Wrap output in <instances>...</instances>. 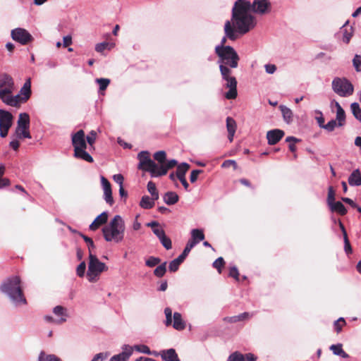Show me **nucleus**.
Here are the masks:
<instances>
[{"label":"nucleus","mask_w":361,"mask_h":361,"mask_svg":"<svg viewBox=\"0 0 361 361\" xmlns=\"http://www.w3.org/2000/svg\"><path fill=\"white\" fill-rule=\"evenodd\" d=\"M215 53L219 57L217 63L222 79L226 81L225 86L229 89L225 97L228 99H234L238 96L237 80L235 77L231 76V68H236L238 66L240 57L231 46L224 48L215 47Z\"/></svg>","instance_id":"obj_1"},{"label":"nucleus","mask_w":361,"mask_h":361,"mask_svg":"<svg viewBox=\"0 0 361 361\" xmlns=\"http://www.w3.org/2000/svg\"><path fill=\"white\" fill-rule=\"evenodd\" d=\"M247 0H237L232 8V20L238 33L245 35L256 25L255 17L250 13Z\"/></svg>","instance_id":"obj_2"},{"label":"nucleus","mask_w":361,"mask_h":361,"mask_svg":"<svg viewBox=\"0 0 361 361\" xmlns=\"http://www.w3.org/2000/svg\"><path fill=\"white\" fill-rule=\"evenodd\" d=\"M0 290L7 295L15 305L27 303L21 288L20 278L18 276L6 279L0 286Z\"/></svg>","instance_id":"obj_3"},{"label":"nucleus","mask_w":361,"mask_h":361,"mask_svg":"<svg viewBox=\"0 0 361 361\" xmlns=\"http://www.w3.org/2000/svg\"><path fill=\"white\" fill-rule=\"evenodd\" d=\"M125 222L120 215H116L108 226L103 227L104 238L107 242L120 243L123 240L125 232Z\"/></svg>","instance_id":"obj_4"},{"label":"nucleus","mask_w":361,"mask_h":361,"mask_svg":"<svg viewBox=\"0 0 361 361\" xmlns=\"http://www.w3.org/2000/svg\"><path fill=\"white\" fill-rule=\"evenodd\" d=\"M137 159H139L138 169L149 172L152 178L158 177L159 165L151 159L148 151H141L137 154Z\"/></svg>","instance_id":"obj_5"},{"label":"nucleus","mask_w":361,"mask_h":361,"mask_svg":"<svg viewBox=\"0 0 361 361\" xmlns=\"http://www.w3.org/2000/svg\"><path fill=\"white\" fill-rule=\"evenodd\" d=\"M331 85L334 92L340 97H347L353 94V85L345 78L336 77L334 78Z\"/></svg>","instance_id":"obj_6"},{"label":"nucleus","mask_w":361,"mask_h":361,"mask_svg":"<svg viewBox=\"0 0 361 361\" xmlns=\"http://www.w3.org/2000/svg\"><path fill=\"white\" fill-rule=\"evenodd\" d=\"M89 265L87 270L88 280L90 282L95 281V278L106 269V264L100 262L98 258L90 252L89 254Z\"/></svg>","instance_id":"obj_7"},{"label":"nucleus","mask_w":361,"mask_h":361,"mask_svg":"<svg viewBox=\"0 0 361 361\" xmlns=\"http://www.w3.org/2000/svg\"><path fill=\"white\" fill-rule=\"evenodd\" d=\"M11 38L22 45H26L33 41L32 35L25 29L17 27L11 30Z\"/></svg>","instance_id":"obj_8"},{"label":"nucleus","mask_w":361,"mask_h":361,"mask_svg":"<svg viewBox=\"0 0 361 361\" xmlns=\"http://www.w3.org/2000/svg\"><path fill=\"white\" fill-rule=\"evenodd\" d=\"M249 10L255 13L264 15L271 11V4L269 0H254L252 3L248 1Z\"/></svg>","instance_id":"obj_9"},{"label":"nucleus","mask_w":361,"mask_h":361,"mask_svg":"<svg viewBox=\"0 0 361 361\" xmlns=\"http://www.w3.org/2000/svg\"><path fill=\"white\" fill-rule=\"evenodd\" d=\"M15 85L12 77L7 74L4 73L0 75V89H1V94H12L14 90Z\"/></svg>","instance_id":"obj_10"},{"label":"nucleus","mask_w":361,"mask_h":361,"mask_svg":"<svg viewBox=\"0 0 361 361\" xmlns=\"http://www.w3.org/2000/svg\"><path fill=\"white\" fill-rule=\"evenodd\" d=\"M72 145L74 147V152L77 151V149L87 148L85 133L82 130H78L72 135Z\"/></svg>","instance_id":"obj_11"},{"label":"nucleus","mask_w":361,"mask_h":361,"mask_svg":"<svg viewBox=\"0 0 361 361\" xmlns=\"http://www.w3.org/2000/svg\"><path fill=\"white\" fill-rule=\"evenodd\" d=\"M285 133L281 129H273L267 133V142L269 145L277 144L284 136Z\"/></svg>","instance_id":"obj_12"},{"label":"nucleus","mask_w":361,"mask_h":361,"mask_svg":"<svg viewBox=\"0 0 361 361\" xmlns=\"http://www.w3.org/2000/svg\"><path fill=\"white\" fill-rule=\"evenodd\" d=\"M133 348L132 346L123 345L122 346V352L111 357L109 361H127L133 354Z\"/></svg>","instance_id":"obj_13"},{"label":"nucleus","mask_w":361,"mask_h":361,"mask_svg":"<svg viewBox=\"0 0 361 361\" xmlns=\"http://www.w3.org/2000/svg\"><path fill=\"white\" fill-rule=\"evenodd\" d=\"M53 313L56 316L60 317V318L56 321V324H61L66 322L68 317L67 309L61 305L54 307L53 308Z\"/></svg>","instance_id":"obj_14"},{"label":"nucleus","mask_w":361,"mask_h":361,"mask_svg":"<svg viewBox=\"0 0 361 361\" xmlns=\"http://www.w3.org/2000/svg\"><path fill=\"white\" fill-rule=\"evenodd\" d=\"M108 220V212H103L98 215L90 225L89 228L91 231H96L100 226L106 224Z\"/></svg>","instance_id":"obj_15"},{"label":"nucleus","mask_w":361,"mask_h":361,"mask_svg":"<svg viewBox=\"0 0 361 361\" xmlns=\"http://www.w3.org/2000/svg\"><path fill=\"white\" fill-rule=\"evenodd\" d=\"M18 126L16 128V134L19 133L20 129H29L30 116L27 113H20L18 120Z\"/></svg>","instance_id":"obj_16"},{"label":"nucleus","mask_w":361,"mask_h":361,"mask_svg":"<svg viewBox=\"0 0 361 361\" xmlns=\"http://www.w3.org/2000/svg\"><path fill=\"white\" fill-rule=\"evenodd\" d=\"M349 23V20H347L344 25L341 27L340 32L343 36V42L345 44H348L353 35V27L352 26H348Z\"/></svg>","instance_id":"obj_17"},{"label":"nucleus","mask_w":361,"mask_h":361,"mask_svg":"<svg viewBox=\"0 0 361 361\" xmlns=\"http://www.w3.org/2000/svg\"><path fill=\"white\" fill-rule=\"evenodd\" d=\"M13 118V117L11 112L0 109V127L11 126Z\"/></svg>","instance_id":"obj_18"},{"label":"nucleus","mask_w":361,"mask_h":361,"mask_svg":"<svg viewBox=\"0 0 361 361\" xmlns=\"http://www.w3.org/2000/svg\"><path fill=\"white\" fill-rule=\"evenodd\" d=\"M253 316V313H250L247 312H245L238 315L232 316V317H226L224 318V321L228 323H236L238 322H242L246 319L251 318Z\"/></svg>","instance_id":"obj_19"},{"label":"nucleus","mask_w":361,"mask_h":361,"mask_svg":"<svg viewBox=\"0 0 361 361\" xmlns=\"http://www.w3.org/2000/svg\"><path fill=\"white\" fill-rule=\"evenodd\" d=\"M172 326L178 331H182L185 328L186 324L183 321L180 313L177 312L173 313Z\"/></svg>","instance_id":"obj_20"},{"label":"nucleus","mask_w":361,"mask_h":361,"mask_svg":"<svg viewBox=\"0 0 361 361\" xmlns=\"http://www.w3.org/2000/svg\"><path fill=\"white\" fill-rule=\"evenodd\" d=\"M348 182L353 187L361 185V172L359 169L353 171L348 177Z\"/></svg>","instance_id":"obj_21"},{"label":"nucleus","mask_w":361,"mask_h":361,"mask_svg":"<svg viewBox=\"0 0 361 361\" xmlns=\"http://www.w3.org/2000/svg\"><path fill=\"white\" fill-rule=\"evenodd\" d=\"M191 239L188 241L190 243H193V245L195 246L200 241L204 239V234L202 229L194 228L191 231Z\"/></svg>","instance_id":"obj_22"},{"label":"nucleus","mask_w":361,"mask_h":361,"mask_svg":"<svg viewBox=\"0 0 361 361\" xmlns=\"http://www.w3.org/2000/svg\"><path fill=\"white\" fill-rule=\"evenodd\" d=\"M177 164L178 161L176 159H171L168 161L167 163H164V164L159 166L157 172L158 177L166 175L168 170L174 167Z\"/></svg>","instance_id":"obj_23"},{"label":"nucleus","mask_w":361,"mask_h":361,"mask_svg":"<svg viewBox=\"0 0 361 361\" xmlns=\"http://www.w3.org/2000/svg\"><path fill=\"white\" fill-rule=\"evenodd\" d=\"M224 32H225V35L226 37H228V38L232 41L235 40L238 37L237 34H236V32H238L236 30V28L235 29L234 27H233V26L231 25V23L229 20H227L225 23Z\"/></svg>","instance_id":"obj_24"},{"label":"nucleus","mask_w":361,"mask_h":361,"mask_svg":"<svg viewBox=\"0 0 361 361\" xmlns=\"http://www.w3.org/2000/svg\"><path fill=\"white\" fill-rule=\"evenodd\" d=\"M20 93L23 95L21 100L27 101L31 95V81L30 78H28L21 87Z\"/></svg>","instance_id":"obj_25"},{"label":"nucleus","mask_w":361,"mask_h":361,"mask_svg":"<svg viewBox=\"0 0 361 361\" xmlns=\"http://www.w3.org/2000/svg\"><path fill=\"white\" fill-rule=\"evenodd\" d=\"M163 200L166 204L173 205L178 202L179 197L175 192L169 191L164 194Z\"/></svg>","instance_id":"obj_26"},{"label":"nucleus","mask_w":361,"mask_h":361,"mask_svg":"<svg viewBox=\"0 0 361 361\" xmlns=\"http://www.w3.org/2000/svg\"><path fill=\"white\" fill-rule=\"evenodd\" d=\"M329 349L335 355L340 356L343 358L349 357V355L343 350L341 343L333 344L329 347Z\"/></svg>","instance_id":"obj_27"},{"label":"nucleus","mask_w":361,"mask_h":361,"mask_svg":"<svg viewBox=\"0 0 361 361\" xmlns=\"http://www.w3.org/2000/svg\"><path fill=\"white\" fill-rule=\"evenodd\" d=\"M161 357L165 361H180L176 350L173 348L163 351Z\"/></svg>","instance_id":"obj_28"},{"label":"nucleus","mask_w":361,"mask_h":361,"mask_svg":"<svg viewBox=\"0 0 361 361\" xmlns=\"http://www.w3.org/2000/svg\"><path fill=\"white\" fill-rule=\"evenodd\" d=\"M74 156L76 158L82 159L89 163H92L94 161L93 158L87 152L85 151V149H77V151L74 152Z\"/></svg>","instance_id":"obj_29"},{"label":"nucleus","mask_w":361,"mask_h":361,"mask_svg":"<svg viewBox=\"0 0 361 361\" xmlns=\"http://www.w3.org/2000/svg\"><path fill=\"white\" fill-rule=\"evenodd\" d=\"M279 109L281 111L285 122L287 123H290L293 121V112L291 109L284 105H280Z\"/></svg>","instance_id":"obj_30"},{"label":"nucleus","mask_w":361,"mask_h":361,"mask_svg":"<svg viewBox=\"0 0 361 361\" xmlns=\"http://www.w3.org/2000/svg\"><path fill=\"white\" fill-rule=\"evenodd\" d=\"M329 207L331 212H338L342 216L346 214L347 213V209L341 202H335Z\"/></svg>","instance_id":"obj_31"},{"label":"nucleus","mask_w":361,"mask_h":361,"mask_svg":"<svg viewBox=\"0 0 361 361\" xmlns=\"http://www.w3.org/2000/svg\"><path fill=\"white\" fill-rule=\"evenodd\" d=\"M37 361H61V360L54 354H46L44 351H41Z\"/></svg>","instance_id":"obj_32"},{"label":"nucleus","mask_w":361,"mask_h":361,"mask_svg":"<svg viewBox=\"0 0 361 361\" xmlns=\"http://www.w3.org/2000/svg\"><path fill=\"white\" fill-rule=\"evenodd\" d=\"M140 206L143 209H149L154 206V202L149 196L145 195L140 200Z\"/></svg>","instance_id":"obj_33"},{"label":"nucleus","mask_w":361,"mask_h":361,"mask_svg":"<svg viewBox=\"0 0 361 361\" xmlns=\"http://www.w3.org/2000/svg\"><path fill=\"white\" fill-rule=\"evenodd\" d=\"M1 100L6 105L16 106V100L13 99L11 94H1L0 92Z\"/></svg>","instance_id":"obj_34"},{"label":"nucleus","mask_w":361,"mask_h":361,"mask_svg":"<svg viewBox=\"0 0 361 361\" xmlns=\"http://www.w3.org/2000/svg\"><path fill=\"white\" fill-rule=\"evenodd\" d=\"M190 169V164L183 162L177 166L176 176L177 178L185 176V173Z\"/></svg>","instance_id":"obj_35"},{"label":"nucleus","mask_w":361,"mask_h":361,"mask_svg":"<svg viewBox=\"0 0 361 361\" xmlns=\"http://www.w3.org/2000/svg\"><path fill=\"white\" fill-rule=\"evenodd\" d=\"M350 109L354 117L361 123V108L359 104L357 102L352 103Z\"/></svg>","instance_id":"obj_36"},{"label":"nucleus","mask_w":361,"mask_h":361,"mask_svg":"<svg viewBox=\"0 0 361 361\" xmlns=\"http://www.w3.org/2000/svg\"><path fill=\"white\" fill-rule=\"evenodd\" d=\"M95 82L99 86V93L102 94V92L104 91L110 84V80L103 78H97L95 79Z\"/></svg>","instance_id":"obj_37"},{"label":"nucleus","mask_w":361,"mask_h":361,"mask_svg":"<svg viewBox=\"0 0 361 361\" xmlns=\"http://www.w3.org/2000/svg\"><path fill=\"white\" fill-rule=\"evenodd\" d=\"M336 121L338 122V127H342L345 123V113L343 109H338L336 111Z\"/></svg>","instance_id":"obj_38"},{"label":"nucleus","mask_w":361,"mask_h":361,"mask_svg":"<svg viewBox=\"0 0 361 361\" xmlns=\"http://www.w3.org/2000/svg\"><path fill=\"white\" fill-rule=\"evenodd\" d=\"M166 262L159 265L154 270V274L159 278L164 276L166 272Z\"/></svg>","instance_id":"obj_39"},{"label":"nucleus","mask_w":361,"mask_h":361,"mask_svg":"<svg viewBox=\"0 0 361 361\" xmlns=\"http://www.w3.org/2000/svg\"><path fill=\"white\" fill-rule=\"evenodd\" d=\"M183 261L180 259L178 257L171 262H170L169 265V269L171 272H176L178 270L179 266Z\"/></svg>","instance_id":"obj_40"},{"label":"nucleus","mask_w":361,"mask_h":361,"mask_svg":"<svg viewBox=\"0 0 361 361\" xmlns=\"http://www.w3.org/2000/svg\"><path fill=\"white\" fill-rule=\"evenodd\" d=\"M154 159L157 161L160 165L164 164L166 159V154L165 151L161 150L155 152L154 154Z\"/></svg>","instance_id":"obj_41"},{"label":"nucleus","mask_w":361,"mask_h":361,"mask_svg":"<svg viewBox=\"0 0 361 361\" xmlns=\"http://www.w3.org/2000/svg\"><path fill=\"white\" fill-rule=\"evenodd\" d=\"M133 350H137L139 353L147 354V355H152V353L151 352L149 348L144 344L140 345H135L133 347H132Z\"/></svg>","instance_id":"obj_42"},{"label":"nucleus","mask_w":361,"mask_h":361,"mask_svg":"<svg viewBox=\"0 0 361 361\" xmlns=\"http://www.w3.org/2000/svg\"><path fill=\"white\" fill-rule=\"evenodd\" d=\"M161 262V259L157 257L150 256L145 261V265L148 267H154Z\"/></svg>","instance_id":"obj_43"},{"label":"nucleus","mask_w":361,"mask_h":361,"mask_svg":"<svg viewBox=\"0 0 361 361\" xmlns=\"http://www.w3.org/2000/svg\"><path fill=\"white\" fill-rule=\"evenodd\" d=\"M227 361H245V356L240 352L235 351L228 356Z\"/></svg>","instance_id":"obj_44"},{"label":"nucleus","mask_w":361,"mask_h":361,"mask_svg":"<svg viewBox=\"0 0 361 361\" xmlns=\"http://www.w3.org/2000/svg\"><path fill=\"white\" fill-rule=\"evenodd\" d=\"M193 243H190L189 241L186 243V245L183 252L178 256L181 260L184 261L186 257L188 255L190 250L194 247Z\"/></svg>","instance_id":"obj_45"},{"label":"nucleus","mask_w":361,"mask_h":361,"mask_svg":"<svg viewBox=\"0 0 361 361\" xmlns=\"http://www.w3.org/2000/svg\"><path fill=\"white\" fill-rule=\"evenodd\" d=\"M346 324L345 320L343 317H340L334 322V326L336 333H340L342 331L343 326Z\"/></svg>","instance_id":"obj_46"},{"label":"nucleus","mask_w":361,"mask_h":361,"mask_svg":"<svg viewBox=\"0 0 361 361\" xmlns=\"http://www.w3.org/2000/svg\"><path fill=\"white\" fill-rule=\"evenodd\" d=\"M226 128L228 132H235L236 123L235 121L231 117L226 118Z\"/></svg>","instance_id":"obj_47"},{"label":"nucleus","mask_w":361,"mask_h":361,"mask_svg":"<svg viewBox=\"0 0 361 361\" xmlns=\"http://www.w3.org/2000/svg\"><path fill=\"white\" fill-rule=\"evenodd\" d=\"M164 314L166 316V326H169L172 324L173 322V316H172V310L170 307H166L164 309Z\"/></svg>","instance_id":"obj_48"},{"label":"nucleus","mask_w":361,"mask_h":361,"mask_svg":"<svg viewBox=\"0 0 361 361\" xmlns=\"http://www.w3.org/2000/svg\"><path fill=\"white\" fill-rule=\"evenodd\" d=\"M79 235L83 238L85 242L87 244V247L89 249V254H90V252H92V249H94L95 247L94 243L92 239L91 238L82 234V233H79Z\"/></svg>","instance_id":"obj_49"},{"label":"nucleus","mask_w":361,"mask_h":361,"mask_svg":"<svg viewBox=\"0 0 361 361\" xmlns=\"http://www.w3.org/2000/svg\"><path fill=\"white\" fill-rule=\"evenodd\" d=\"M353 65L357 72H361V56L355 54L353 59Z\"/></svg>","instance_id":"obj_50"},{"label":"nucleus","mask_w":361,"mask_h":361,"mask_svg":"<svg viewBox=\"0 0 361 361\" xmlns=\"http://www.w3.org/2000/svg\"><path fill=\"white\" fill-rule=\"evenodd\" d=\"M336 126H338V122L334 119H331L326 124H325V126H323V129L328 132H332L334 130Z\"/></svg>","instance_id":"obj_51"},{"label":"nucleus","mask_w":361,"mask_h":361,"mask_svg":"<svg viewBox=\"0 0 361 361\" xmlns=\"http://www.w3.org/2000/svg\"><path fill=\"white\" fill-rule=\"evenodd\" d=\"M224 259L222 257H218L214 262L213 267L217 269L218 272L220 274L221 272V268L224 265Z\"/></svg>","instance_id":"obj_52"},{"label":"nucleus","mask_w":361,"mask_h":361,"mask_svg":"<svg viewBox=\"0 0 361 361\" xmlns=\"http://www.w3.org/2000/svg\"><path fill=\"white\" fill-rule=\"evenodd\" d=\"M335 202V192L333 187L330 186L328 189L327 204L330 206Z\"/></svg>","instance_id":"obj_53"},{"label":"nucleus","mask_w":361,"mask_h":361,"mask_svg":"<svg viewBox=\"0 0 361 361\" xmlns=\"http://www.w3.org/2000/svg\"><path fill=\"white\" fill-rule=\"evenodd\" d=\"M163 247L166 250H170L172 247L171 240L166 235L159 240Z\"/></svg>","instance_id":"obj_54"},{"label":"nucleus","mask_w":361,"mask_h":361,"mask_svg":"<svg viewBox=\"0 0 361 361\" xmlns=\"http://www.w3.org/2000/svg\"><path fill=\"white\" fill-rule=\"evenodd\" d=\"M104 198L107 204L109 205H112L114 203V200L112 197V190H104Z\"/></svg>","instance_id":"obj_55"},{"label":"nucleus","mask_w":361,"mask_h":361,"mask_svg":"<svg viewBox=\"0 0 361 361\" xmlns=\"http://www.w3.org/2000/svg\"><path fill=\"white\" fill-rule=\"evenodd\" d=\"M97 138V133L94 130H91L89 135L86 137V143L87 142L90 146H92Z\"/></svg>","instance_id":"obj_56"},{"label":"nucleus","mask_w":361,"mask_h":361,"mask_svg":"<svg viewBox=\"0 0 361 361\" xmlns=\"http://www.w3.org/2000/svg\"><path fill=\"white\" fill-rule=\"evenodd\" d=\"M85 269H86V264L83 261L80 263V264L78 266V267L76 269L77 275L79 277H83L85 275Z\"/></svg>","instance_id":"obj_57"},{"label":"nucleus","mask_w":361,"mask_h":361,"mask_svg":"<svg viewBox=\"0 0 361 361\" xmlns=\"http://www.w3.org/2000/svg\"><path fill=\"white\" fill-rule=\"evenodd\" d=\"M315 113L319 115L318 116H316V118H315V119L318 123V126H319V128H323V126H325L324 118L323 116V114L320 110H316Z\"/></svg>","instance_id":"obj_58"},{"label":"nucleus","mask_w":361,"mask_h":361,"mask_svg":"<svg viewBox=\"0 0 361 361\" xmlns=\"http://www.w3.org/2000/svg\"><path fill=\"white\" fill-rule=\"evenodd\" d=\"M229 276L235 279L236 281H239V272L238 269L235 266L231 267L229 270Z\"/></svg>","instance_id":"obj_59"},{"label":"nucleus","mask_w":361,"mask_h":361,"mask_svg":"<svg viewBox=\"0 0 361 361\" xmlns=\"http://www.w3.org/2000/svg\"><path fill=\"white\" fill-rule=\"evenodd\" d=\"M202 172L203 171L200 169L192 170L190 176V182L195 183L197 179L198 175L202 173Z\"/></svg>","instance_id":"obj_60"},{"label":"nucleus","mask_w":361,"mask_h":361,"mask_svg":"<svg viewBox=\"0 0 361 361\" xmlns=\"http://www.w3.org/2000/svg\"><path fill=\"white\" fill-rule=\"evenodd\" d=\"M343 240H344V251L346 253V255H348L353 252V249L350 245L348 238H343Z\"/></svg>","instance_id":"obj_61"},{"label":"nucleus","mask_w":361,"mask_h":361,"mask_svg":"<svg viewBox=\"0 0 361 361\" xmlns=\"http://www.w3.org/2000/svg\"><path fill=\"white\" fill-rule=\"evenodd\" d=\"M152 231L154 234L159 238V240L166 235L164 230L162 228H154L152 229Z\"/></svg>","instance_id":"obj_62"},{"label":"nucleus","mask_w":361,"mask_h":361,"mask_svg":"<svg viewBox=\"0 0 361 361\" xmlns=\"http://www.w3.org/2000/svg\"><path fill=\"white\" fill-rule=\"evenodd\" d=\"M101 183L104 190L111 189L109 181L104 176H101Z\"/></svg>","instance_id":"obj_63"},{"label":"nucleus","mask_w":361,"mask_h":361,"mask_svg":"<svg viewBox=\"0 0 361 361\" xmlns=\"http://www.w3.org/2000/svg\"><path fill=\"white\" fill-rule=\"evenodd\" d=\"M107 357V355L103 353H99L94 356L91 361H103Z\"/></svg>","instance_id":"obj_64"}]
</instances>
